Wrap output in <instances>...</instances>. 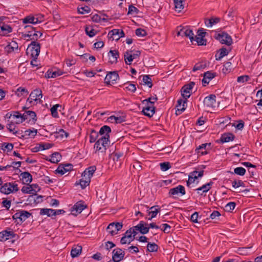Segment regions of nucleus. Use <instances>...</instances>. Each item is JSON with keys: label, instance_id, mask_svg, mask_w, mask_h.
<instances>
[{"label": "nucleus", "instance_id": "obj_53", "mask_svg": "<svg viewBox=\"0 0 262 262\" xmlns=\"http://www.w3.org/2000/svg\"><path fill=\"white\" fill-rule=\"evenodd\" d=\"M232 64L230 62H226L223 66V68L222 69V71L224 73H229L231 71L232 69Z\"/></svg>", "mask_w": 262, "mask_h": 262}, {"label": "nucleus", "instance_id": "obj_61", "mask_svg": "<svg viewBox=\"0 0 262 262\" xmlns=\"http://www.w3.org/2000/svg\"><path fill=\"white\" fill-rule=\"evenodd\" d=\"M147 33L145 30L141 28H138L136 30V35L139 37H144Z\"/></svg>", "mask_w": 262, "mask_h": 262}, {"label": "nucleus", "instance_id": "obj_12", "mask_svg": "<svg viewBox=\"0 0 262 262\" xmlns=\"http://www.w3.org/2000/svg\"><path fill=\"white\" fill-rule=\"evenodd\" d=\"M86 207V205L84 204V202L78 201L72 207L71 212L73 214L76 215L80 213Z\"/></svg>", "mask_w": 262, "mask_h": 262}, {"label": "nucleus", "instance_id": "obj_18", "mask_svg": "<svg viewBox=\"0 0 262 262\" xmlns=\"http://www.w3.org/2000/svg\"><path fill=\"white\" fill-rule=\"evenodd\" d=\"M185 187L181 185H179L176 187L171 188L169 191V196L178 195L179 193L181 194V195H183L185 194Z\"/></svg>", "mask_w": 262, "mask_h": 262}, {"label": "nucleus", "instance_id": "obj_29", "mask_svg": "<svg viewBox=\"0 0 262 262\" xmlns=\"http://www.w3.org/2000/svg\"><path fill=\"white\" fill-rule=\"evenodd\" d=\"M235 138L234 135L230 133H225L222 135L220 141L222 143L229 142L233 141Z\"/></svg>", "mask_w": 262, "mask_h": 262}, {"label": "nucleus", "instance_id": "obj_26", "mask_svg": "<svg viewBox=\"0 0 262 262\" xmlns=\"http://www.w3.org/2000/svg\"><path fill=\"white\" fill-rule=\"evenodd\" d=\"M96 170V167L94 165L89 167L86 168L85 170L82 173V177L86 178L89 177L91 180V178L93 176L94 173Z\"/></svg>", "mask_w": 262, "mask_h": 262}, {"label": "nucleus", "instance_id": "obj_23", "mask_svg": "<svg viewBox=\"0 0 262 262\" xmlns=\"http://www.w3.org/2000/svg\"><path fill=\"white\" fill-rule=\"evenodd\" d=\"M216 76L215 73L207 71L204 74V77L202 80V83L204 86L208 84L210 81Z\"/></svg>", "mask_w": 262, "mask_h": 262}, {"label": "nucleus", "instance_id": "obj_2", "mask_svg": "<svg viewBox=\"0 0 262 262\" xmlns=\"http://www.w3.org/2000/svg\"><path fill=\"white\" fill-rule=\"evenodd\" d=\"M40 50V44L35 41H33L28 46L26 53L28 55H30L32 58L37 59L39 54Z\"/></svg>", "mask_w": 262, "mask_h": 262}, {"label": "nucleus", "instance_id": "obj_7", "mask_svg": "<svg viewBox=\"0 0 262 262\" xmlns=\"http://www.w3.org/2000/svg\"><path fill=\"white\" fill-rule=\"evenodd\" d=\"M195 83L194 82H190L182 87L181 89V94L184 99L187 100V99L189 98L191 91Z\"/></svg>", "mask_w": 262, "mask_h": 262}, {"label": "nucleus", "instance_id": "obj_56", "mask_svg": "<svg viewBox=\"0 0 262 262\" xmlns=\"http://www.w3.org/2000/svg\"><path fill=\"white\" fill-rule=\"evenodd\" d=\"M13 148V144L12 143H4L2 146V149L3 150L11 151Z\"/></svg>", "mask_w": 262, "mask_h": 262}, {"label": "nucleus", "instance_id": "obj_34", "mask_svg": "<svg viewBox=\"0 0 262 262\" xmlns=\"http://www.w3.org/2000/svg\"><path fill=\"white\" fill-rule=\"evenodd\" d=\"M111 132V129L110 127L107 125H104L101 127L99 130L98 134L103 136L102 137L109 136V134Z\"/></svg>", "mask_w": 262, "mask_h": 262}, {"label": "nucleus", "instance_id": "obj_5", "mask_svg": "<svg viewBox=\"0 0 262 262\" xmlns=\"http://www.w3.org/2000/svg\"><path fill=\"white\" fill-rule=\"evenodd\" d=\"M123 227L122 223L113 222L110 223L107 228V232L111 235L113 236L116 234L118 231L120 230Z\"/></svg>", "mask_w": 262, "mask_h": 262}, {"label": "nucleus", "instance_id": "obj_35", "mask_svg": "<svg viewBox=\"0 0 262 262\" xmlns=\"http://www.w3.org/2000/svg\"><path fill=\"white\" fill-rule=\"evenodd\" d=\"M35 186L37 187V185L36 184H32L27 186H24L21 190L24 193H33L34 192H36V190L33 188V187Z\"/></svg>", "mask_w": 262, "mask_h": 262}, {"label": "nucleus", "instance_id": "obj_4", "mask_svg": "<svg viewBox=\"0 0 262 262\" xmlns=\"http://www.w3.org/2000/svg\"><path fill=\"white\" fill-rule=\"evenodd\" d=\"M180 29L177 33L178 36H186L188 37L191 42H193L194 40V34L191 29L188 27H179L178 29Z\"/></svg>", "mask_w": 262, "mask_h": 262}, {"label": "nucleus", "instance_id": "obj_17", "mask_svg": "<svg viewBox=\"0 0 262 262\" xmlns=\"http://www.w3.org/2000/svg\"><path fill=\"white\" fill-rule=\"evenodd\" d=\"M23 117L24 121L28 120L29 122L35 123L36 121V115L35 113L32 111H26L23 114Z\"/></svg>", "mask_w": 262, "mask_h": 262}, {"label": "nucleus", "instance_id": "obj_41", "mask_svg": "<svg viewBox=\"0 0 262 262\" xmlns=\"http://www.w3.org/2000/svg\"><path fill=\"white\" fill-rule=\"evenodd\" d=\"M207 66V63L206 62L204 61H201L197 63H196L194 66L193 67V68L192 69V71L193 72H195L198 70H202L204 69Z\"/></svg>", "mask_w": 262, "mask_h": 262}, {"label": "nucleus", "instance_id": "obj_20", "mask_svg": "<svg viewBox=\"0 0 262 262\" xmlns=\"http://www.w3.org/2000/svg\"><path fill=\"white\" fill-rule=\"evenodd\" d=\"M213 184V183L210 181V182L203 185L202 186L196 188L195 190L196 191L198 194L205 196V194H204V193H206L211 189Z\"/></svg>", "mask_w": 262, "mask_h": 262}, {"label": "nucleus", "instance_id": "obj_60", "mask_svg": "<svg viewBox=\"0 0 262 262\" xmlns=\"http://www.w3.org/2000/svg\"><path fill=\"white\" fill-rule=\"evenodd\" d=\"M91 9L88 6H85L78 8V13L82 14L89 13Z\"/></svg>", "mask_w": 262, "mask_h": 262}, {"label": "nucleus", "instance_id": "obj_49", "mask_svg": "<svg viewBox=\"0 0 262 262\" xmlns=\"http://www.w3.org/2000/svg\"><path fill=\"white\" fill-rule=\"evenodd\" d=\"M37 133V130L33 128L32 129H28L25 132V135L26 136H30L34 138Z\"/></svg>", "mask_w": 262, "mask_h": 262}, {"label": "nucleus", "instance_id": "obj_21", "mask_svg": "<svg viewBox=\"0 0 262 262\" xmlns=\"http://www.w3.org/2000/svg\"><path fill=\"white\" fill-rule=\"evenodd\" d=\"M210 143L202 144L196 148L195 151L198 154L200 153L201 155H207L208 154L207 150L210 149Z\"/></svg>", "mask_w": 262, "mask_h": 262}, {"label": "nucleus", "instance_id": "obj_1", "mask_svg": "<svg viewBox=\"0 0 262 262\" xmlns=\"http://www.w3.org/2000/svg\"><path fill=\"white\" fill-rule=\"evenodd\" d=\"M109 136L101 137L95 143L94 145V149L96 152L105 153L107 148L108 147L110 141Z\"/></svg>", "mask_w": 262, "mask_h": 262}, {"label": "nucleus", "instance_id": "obj_19", "mask_svg": "<svg viewBox=\"0 0 262 262\" xmlns=\"http://www.w3.org/2000/svg\"><path fill=\"white\" fill-rule=\"evenodd\" d=\"M130 233V230H127L125 232L120 240V243L121 244H129L132 241L134 240L135 237L132 236Z\"/></svg>", "mask_w": 262, "mask_h": 262}, {"label": "nucleus", "instance_id": "obj_10", "mask_svg": "<svg viewBox=\"0 0 262 262\" xmlns=\"http://www.w3.org/2000/svg\"><path fill=\"white\" fill-rule=\"evenodd\" d=\"M42 96L41 91L40 89H35L30 94V96L27 99V102L31 104L33 101L36 102L37 100H40V98H42Z\"/></svg>", "mask_w": 262, "mask_h": 262}, {"label": "nucleus", "instance_id": "obj_22", "mask_svg": "<svg viewBox=\"0 0 262 262\" xmlns=\"http://www.w3.org/2000/svg\"><path fill=\"white\" fill-rule=\"evenodd\" d=\"M142 112H143L144 115L151 117L155 113V107L152 104H151V105L147 104V105L143 108Z\"/></svg>", "mask_w": 262, "mask_h": 262}, {"label": "nucleus", "instance_id": "obj_62", "mask_svg": "<svg viewBox=\"0 0 262 262\" xmlns=\"http://www.w3.org/2000/svg\"><path fill=\"white\" fill-rule=\"evenodd\" d=\"M250 77L248 75H242L237 77V81L239 83H244L249 81Z\"/></svg>", "mask_w": 262, "mask_h": 262}, {"label": "nucleus", "instance_id": "obj_36", "mask_svg": "<svg viewBox=\"0 0 262 262\" xmlns=\"http://www.w3.org/2000/svg\"><path fill=\"white\" fill-rule=\"evenodd\" d=\"M20 219L19 222H18L17 223H21L25 221H26L27 219H28L31 215V214L26 210H20Z\"/></svg>", "mask_w": 262, "mask_h": 262}, {"label": "nucleus", "instance_id": "obj_51", "mask_svg": "<svg viewBox=\"0 0 262 262\" xmlns=\"http://www.w3.org/2000/svg\"><path fill=\"white\" fill-rule=\"evenodd\" d=\"M123 153L121 152H114L112 154V156H113V159L115 161H120L121 160V158L123 157Z\"/></svg>", "mask_w": 262, "mask_h": 262}, {"label": "nucleus", "instance_id": "obj_58", "mask_svg": "<svg viewBox=\"0 0 262 262\" xmlns=\"http://www.w3.org/2000/svg\"><path fill=\"white\" fill-rule=\"evenodd\" d=\"M59 106V104H55L51 108V114L54 118H58L59 117L57 112V108Z\"/></svg>", "mask_w": 262, "mask_h": 262}, {"label": "nucleus", "instance_id": "obj_39", "mask_svg": "<svg viewBox=\"0 0 262 262\" xmlns=\"http://www.w3.org/2000/svg\"><path fill=\"white\" fill-rule=\"evenodd\" d=\"M39 20L35 16H28L23 19V23H31L36 24L38 23Z\"/></svg>", "mask_w": 262, "mask_h": 262}, {"label": "nucleus", "instance_id": "obj_52", "mask_svg": "<svg viewBox=\"0 0 262 262\" xmlns=\"http://www.w3.org/2000/svg\"><path fill=\"white\" fill-rule=\"evenodd\" d=\"M28 94V91L24 88L20 87L17 89L16 95L18 97L26 95Z\"/></svg>", "mask_w": 262, "mask_h": 262}, {"label": "nucleus", "instance_id": "obj_38", "mask_svg": "<svg viewBox=\"0 0 262 262\" xmlns=\"http://www.w3.org/2000/svg\"><path fill=\"white\" fill-rule=\"evenodd\" d=\"M0 29L3 35L7 34L12 32V28L8 25L2 23L0 24Z\"/></svg>", "mask_w": 262, "mask_h": 262}, {"label": "nucleus", "instance_id": "obj_14", "mask_svg": "<svg viewBox=\"0 0 262 262\" xmlns=\"http://www.w3.org/2000/svg\"><path fill=\"white\" fill-rule=\"evenodd\" d=\"M204 104L208 108H214L216 104V96L211 94L206 97L204 100Z\"/></svg>", "mask_w": 262, "mask_h": 262}, {"label": "nucleus", "instance_id": "obj_59", "mask_svg": "<svg viewBox=\"0 0 262 262\" xmlns=\"http://www.w3.org/2000/svg\"><path fill=\"white\" fill-rule=\"evenodd\" d=\"M86 34L90 37L94 36L96 34V31L91 27H86L85 29Z\"/></svg>", "mask_w": 262, "mask_h": 262}, {"label": "nucleus", "instance_id": "obj_54", "mask_svg": "<svg viewBox=\"0 0 262 262\" xmlns=\"http://www.w3.org/2000/svg\"><path fill=\"white\" fill-rule=\"evenodd\" d=\"M234 173L237 175L243 176L246 173V169L242 167H236L234 170Z\"/></svg>", "mask_w": 262, "mask_h": 262}, {"label": "nucleus", "instance_id": "obj_47", "mask_svg": "<svg viewBox=\"0 0 262 262\" xmlns=\"http://www.w3.org/2000/svg\"><path fill=\"white\" fill-rule=\"evenodd\" d=\"M143 81L144 83V84L147 85L149 88H151L152 87V80L149 75H144L143 77Z\"/></svg>", "mask_w": 262, "mask_h": 262}, {"label": "nucleus", "instance_id": "obj_8", "mask_svg": "<svg viewBox=\"0 0 262 262\" xmlns=\"http://www.w3.org/2000/svg\"><path fill=\"white\" fill-rule=\"evenodd\" d=\"M204 174V170L196 171L194 170L190 173L188 180L187 181V186H189L192 183H194L198 178H201Z\"/></svg>", "mask_w": 262, "mask_h": 262}, {"label": "nucleus", "instance_id": "obj_31", "mask_svg": "<svg viewBox=\"0 0 262 262\" xmlns=\"http://www.w3.org/2000/svg\"><path fill=\"white\" fill-rule=\"evenodd\" d=\"M151 211H148V214H151L150 217L148 219L149 220H151L152 219L155 217L157 214L160 212L161 209L159 206H154L150 208Z\"/></svg>", "mask_w": 262, "mask_h": 262}, {"label": "nucleus", "instance_id": "obj_55", "mask_svg": "<svg viewBox=\"0 0 262 262\" xmlns=\"http://www.w3.org/2000/svg\"><path fill=\"white\" fill-rule=\"evenodd\" d=\"M193 41H195L199 46L206 45V39L198 36H195V37H194Z\"/></svg>", "mask_w": 262, "mask_h": 262}, {"label": "nucleus", "instance_id": "obj_64", "mask_svg": "<svg viewBox=\"0 0 262 262\" xmlns=\"http://www.w3.org/2000/svg\"><path fill=\"white\" fill-rule=\"evenodd\" d=\"M139 10L135 6L133 5L129 6L128 14H138Z\"/></svg>", "mask_w": 262, "mask_h": 262}, {"label": "nucleus", "instance_id": "obj_25", "mask_svg": "<svg viewBox=\"0 0 262 262\" xmlns=\"http://www.w3.org/2000/svg\"><path fill=\"white\" fill-rule=\"evenodd\" d=\"M109 62L111 64L116 63L119 57V52L116 50H110L108 53Z\"/></svg>", "mask_w": 262, "mask_h": 262}, {"label": "nucleus", "instance_id": "obj_42", "mask_svg": "<svg viewBox=\"0 0 262 262\" xmlns=\"http://www.w3.org/2000/svg\"><path fill=\"white\" fill-rule=\"evenodd\" d=\"M228 51H227V50L225 48H222L220 50L218 55H217V54H216V55H215L216 59L217 60H220L223 57L228 55Z\"/></svg>", "mask_w": 262, "mask_h": 262}, {"label": "nucleus", "instance_id": "obj_16", "mask_svg": "<svg viewBox=\"0 0 262 262\" xmlns=\"http://www.w3.org/2000/svg\"><path fill=\"white\" fill-rule=\"evenodd\" d=\"M73 167V166L71 164H60L58 166L55 172L56 173H58L62 176L66 172L71 170Z\"/></svg>", "mask_w": 262, "mask_h": 262}, {"label": "nucleus", "instance_id": "obj_13", "mask_svg": "<svg viewBox=\"0 0 262 262\" xmlns=\"http://www.w3.org/2000/svg\"><path fill=\"white\" fill-rule=\"evenodd\" d=\"M124 251L121 249L117 248L113 251L112 259L114 262H120L124 258Z\"/></svg>", "mask_w": 262, "mask_h": 262}, {"label": "nucleus", "instance_id": "obj_27", "mask_svg": "<svg viewBox=\"0 0 262 262\" xmlns=\"http://www.w3.org/2000/svg\"><path fill=\"white\" fill-rule=\"evenodd\" d=\"M18 48V45L17 43L14 41H12L5 47V49L8 53H10L15 51H17Z\"/></svg>", "mask_w": 262, "mask_h": 262}, {"label": "nucleus", "instance_id": "obj_57", "mask_svg": "<svg viewBox=\"0 0 262 262\" xmlns=\"http://www.w3.org/2000/svg\"><path fill=\"white\" fill-rule=\"evenodd\" d=\"M236 206V204L234 202H229L225 206V210L228 212H231Z\"/></svg>", "mask_w": 262, "mask_h": 262}, {"label": "nucleus", "instance_id": "obj_11", "mask_svg": "<svg viewBox=\"0 0 262 262\" xmlns=\"http://www.w3.org/2000/svg\"><path fill=\"white\" fill-rule=\"evenodd\" d=\"M119 77L118 74L116 71L110 72L105 76V82L107 84H114Z\"/></svg>", "mask_w": 262, "mask_h": 262}, {"label": "nucleus", "instance_id": "obj_37", "mask_svg": "<svg viewBox=\"0 0 262 262\" xmlns=\"http://www.w3.org/2000/svg\"><path fill=\"white\" fill-rule=\"evenodd\" d=\"M176 11L180 12L184 8L183 2L184 0H173Z\"/></svg>", "mask_w": 262, "mask_h": 262}, {"label": "nucleus", "instance_id": "obj_24", "mask_svg": "<svg viewBox=\"0 0 262 262\" xmlns=\"http://www.w3.org/2000/svg\"><path fill=\"white\" fill-rule=\"evenodd\" d=\"M42 34L40 31L33 32V31H29L28 34L24 35V38L27 40H37L42 36Z\"/></svg>", "mask_w": 262, "mask_h": 262}, {"label": "nucleus", "instance_id": "obj_30", "mask_svg": "<svg viewBox=\"0 0 262 262\" xmlns=\"http://www.w3.org/2000/svg\"><path fill=\"white\" fill-rule=\"evenodd\" d=\"M82 247L79 245H77L73 247L71 251V255L72 257L74 258L78 257L81 253Z\"/></svg>", "mask_w": 262, "mask_h": 262}, {"label": "nucleus", "instance_id": "obj_28", "mask_svg": "<svg viewBox=\"0 0 262 262\" xmlns=\"http://www.w3.org/2000/svg\"><path fill=\"white\" fill-rule=\"evenodd\" d=\"M12 117L14 119H16L15 123L19 124L24 121V119L21 115L19 112H13L12 114H10L9 118Z\"/></svg>", "mask_w": 262, "mask_h": 262}, {"label": "nucleus", "instance_id": "obj_32", "mask_svg": "<svg viewBox=\"0 0 262 262\" xmlns=\"http://www.w3.org/2000/svg\"><path fill=\"white\" fill-rule=\"evenodd\" d=\"M62 74V72L58 70L57 71H53L52 70H49L46 74V77L48 78H55L57 76H60Z\"/></svg>", "mask_w": 262, "mask_h": 262}, {"label": "nucleus", "instance_id": "obj_48", "mask_svg": "<svg viewBox=\"0 0 262 262\" xmlns=\"http://www.w3.org/2000/svg\"><path fill=\"white\" fill-rule=\"evenodd\" d=\"M98 136L99 134L98 132H96L94 129L92 130L91 132V134L90 135V142H95L96 141L97 139L98 138Z\"/></svg>", "mask_w": 262, "mask_h": 262}, {"label": "nucleus", "instance_id": "obj_43", "mask_svg": "<svg viewBox=\"0 0 262 262\" xmlns=\"http://www.w3.org/2000/svg\"><path fill=\"white\" fill-rule=\"evenodd\" d=\"M159 246L155 243H148L147 245V250L149 252H157Z\"/></svg>", "mask_w": 262, "mask_h": 262}, {"label": "nucleus", "instance_id": "obj_33", "mask_svg": "<svg viewBox=\"0 0 262 262\" xmlns=\"http://www.w3.org/2000/svg\"><path fill=\"white\" fill-rule=\"evenodd\" d=\"M24 183L29 184L32 180V175L29 172H24L20 174Z\"/></svg>", "mask_w": 262, "mask_h": 262}, {"label": "nucleus", "instance_id": "obj_6", "mask_svg": "<svg viewBox=\"0 0 262 262\" xmlns=\"http://www.w3.org/2000/svg\"><path fill=\"white\" fill-rule=\"evenodd\" d=\"M216 38L222 44H225L227 46H230L232 43V39L231 37L226 32H222L218 34Z\"/></svg>", "mask_w": 262, "mask_h": 262}, {"label": "nucleus", "instance_id": "obj_3", "mask_svg": "<svg viewBox=\"0 0 262 262\" xmlns=\"http://www.w3.org/2000/svg\"><path fill=\"white\" fill-rule=\"evenodd\" d=\"M18 190L17 184L15 183H6L3 185L0 189L2 193L9 194Z\"/></svg>", "mask_w": 262, "mask_h": 262}, {"label": "nucleus", "instance_id": "obj_15", "mask_svg": "<svg viewBox=\"0 0 262 262\" xmlns=\"http://www.w3.org/2000/svg\"><path fill=\"white\" fill-rule=\"evenodd\" d=\"M8 230H3L0 232V241L5 242L9 239L14 238L15 234L10 229Z\"/></svg>", "mask_w": 262, "mask_h": 262}, {"label": "nucleus", "instance_id": "obj_50", "mask_svg": "<svg viewBox=\"0 0 262 262\" xmlns=\"http://www.w3.org/2000/svg\"><path fill=\"white\" fill-rule=\"evenodd\" d=\"M124 60L125 63L127 64H130L134 59L132 56V54L127 51L124 53Z\"/></svg>", "mask_w": 262, "mask_h": 262}, {"label": "nucleus", "instance_id": "obj_63", "mask_svg": "<svg viewBox=\"0 0 262 262\" xmlns=\"http://www.w3.org/2000/svg\"><path fill=\"white\" fill-rule=\"evenodd\" d=\"M161 169L162 171H166L169 169L170 167V164L169 162H163L160 164Z\"/></svg>", "mask_w": 262, "mask_h": 262}, {"label": "nucleus", "instance_id": "obj_45", "mask_svg": "<svg viewBox=\"0 0 262 262\" xmlns=\"http://www.w3.org/2000/svg\"><path fill=\"white\" fill-rule=\"evenodd\" d=\"M54 210L52 209H41L40 214L41 215H47L48 216H54Z\"/></svg>", "mask_w": 262, "mask_h": 262}, {"label": "nucleus", "instance_id": "obj_46", "mask_svg": "<svg viewBox=\"0 0 262 262\" xmlns=\"http://www.w3.org/2000/svg\"><path fill=\"white\" fill-rule=\"evenodd\" d=\"M91 182V180L89 177H82V178L80 180L79 184L82 189L85 188L88 186Z\"/></svg>", "mask_w": 262, "mask_h": 262}, {"label": "nucleus", "instance_id": "obj_44", "mask_svg": "<svg viewBox=\"0 0 262 262\" xmlns=\"http://www.w3.org/2000/svg\"><path fill=\"white\" fill-rule=\"evenodd\" d=\"M110 121L112 122H115L116 123H121L125 121L124 117H116L115 116H111L108 118Z\"/></svg>", "mask_w": 262, "mask_h": 262}, {"label": "nucleus", "instance_id": "obj_40", "mask_svg": "<svg viewBox=\"0 0 262 262\" xmlns=\"http://www.w3.org/2000/svg\"><path fill=\"white\" fill-rule=\"evenodd\" d=\"M61 156L57 152H55L52 154L51 158L49 161L53 163H57L60 161Z\"/></svg>", "mask_w": 262, "mask_h": 262}, {"label": "nucleus", "instance_id": "obj_9", "mask_svg": "<svg viewBox=\"0 0 262 262\" xmlns=\"http://www.w3.org/2000/svg\"><path fill=\"white\" fill-rule=\"evenodd\" d=\"M124 36V32L119 29H113L108 33V37L112 40H118L120 38Z\"/></svg>", "mask_w": 262, "mask_h": 262}]
</instances>
